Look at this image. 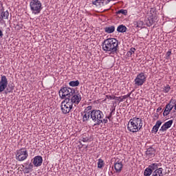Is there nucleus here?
<instances>
[{
    "label": "nucleus",
    "instance_id": "obj_22",
    "mask_svg": "<svg viewBox=\"0 0 176 176\" xmlns=\"http://www.w3.org/2000/svg\"><path fill=\"white\" fill-rule=\"evenodd\" d=\"M92 5H95L96 8H101L104 6V0H95L92 1Z\"/></svg>",
    "mask_w": 176,
    "mask_h": 176
},
{
    "label": "nucleus",
    "instance_id": "obj_33",
    "mask_svg": "<svg viewBox=\"0 0 176 176\" xmlns=\"http://www.w3.org/2000/svg\"><path fill=\"white\" fill-rule=\"evenodd\" d=\"M159 119V113H154L153 115V120H157Z\"/></svg>",
    "mask_w": 176,
    "mask_h": 176
},
{
    "label": "nucleus",
    "instance_id": "obj_15",
    "mask_svg": "<svg viewBox=\"0 0 176 176\" xmlns=\"http://www.w3.org/2000/svg\"><path fill=\"white\" fill-rule=\"evenodd\" d=\"M162 120H157L155 123V125L153 126L151 132L153 134H156L157 131H159V129H160V126H162Z\"/></svg>",
    "mask_w": 176,
    "mask_h": 176
},
{
    "label": "nucleus",
    "instance_id": "obj_9",
    "mask_svg": "<svg viewBox=\"0 0 176 176\" xmlns=\"http://www.w3.org/2000/svg\"><path fill=\"white\" fill-rule=\"evenodd\" d=\"M8 85H9L8 77L5 75H1L0 78V94L8 89Z\"/></svg>",
    "mask_w": 176,
    "mask_h": 176
},
{
    "label": "nucleus",
    "instance_id": "obj_18",
    "mask_svg": "<svg viewBox=\"0 0 176 176\" xmlns=\"http://www.w3.org/2000/svg\"><path fill=\"white\" fill-rule=\"evenodd\" d=\"M80 140L82 142H91V138L89 135V133H85L82 135Z\"/></svg>",
    "mask_w": 176,
    "mask_h": 176
},
{
    "label": "nucleus",
    "instance_id": "obj_6",
    "mask_svg": "<svg viewBox=\"0 0 176 176\" xmlns=\"http://www.w3.org/2000/svg\"><path fill=\"white\" fill-rule=\"evenodd\" d=\"M74 108V104L72 102L69 101V99H66L61 102L60 109L62 113L64 115H67V113H69L72 111Z\"/></svg>",
    "mask_w": 176,
    "mask_h": 176
},
{
    "label": "nucleus",
    "instance_id": "obj_42",
    "mask_svg": "<svg viewBox=\"0 0 176 176\" xmlns=\"http://www.w3.org/2000/svg\"><path fill=\"white\" fill-rule=\"evenodd\" d=\"M0 36H3V33L2 32V30H0Z\"/></svg>",
    "mask_w": 176,
    "mask_h": 176
},
{
    "label": "nucleus",
    "instance_id": "obj_25",
    "mask_svg": "<svg viewBox=\"0 0 176 176\" xmlns=\"http://www.w3.org/2000/svg\"><path fill=\"white\" fill-rule=\"evenodd\" d=\"M118 32H126L127 31V28L123 25H120L117 28Z\"/></svg>",
    "mask_w": 176,
    "mask_h": 176
},
{
    "label": "nucleus",
    "instance_id": "obj_4",
    "mask_svg": "<svg viewBox=\"0 0 176 176\" xmlns=\"http://www.w3.org/2000/svg\"><path fill=\"white\" fill-rule=\"evenodd\" d=\"M75 93V89H72L70 87H64L59 90V96L61 100H69L74 94Z\"/></svg>",
    "mask_w": 176,
    "mask_h": 176
},
{
    "label": "nucleus",
    "instance_id": "obj_3",
    "mask_svg": "<svg viewBox=\"0 0 176 176\" xmlns=\"http://www.w3.org/2000/svg\"><path fill=\"white\" fill-rule=\"evenodd\" d=\"M142 119L135 117L129 121L127 129L131 133H138L142 129Z\"/></svg>",
    "mask_w": 176,
    "mask_h": 176
},
{
    "label": "nucleus",
    "instance_id": "obj_37",
    "mask_svg": "<svg viewBox=\"0 0 176 176\" xmlns=\"http://www.w3.org/2000/svg\"><path fill=\"white\" fill-rule=\"evenodd\" d=\"M170 56H171V51L169 50L166 52V58H168Z\"/></svg>",
    "mask_w": 176,
    "mask_h": 176
},
{
    "label": "nucleus",
    "instance_id": "obj_12",
    "mask_svg": "<svg viewBox=\"0 0 176 176\" xmlns=\"http://www.w3.org/2000/svg\"><path fill=\"white\" fill-rule=\"evenodd\" d=\"M114 168L116 173H122V170H123V162L119 160H116L114 163Z\"/></svg>",
    "mask_w": 176,
    "mask_h": 176
},
{
    "label": "nucleus",
    "instance_id": "obj_16",
    "mask_svg": "<svg viewBox=\"0 0 176 176\" xmlns=\"http://www.w3.org/2000/svg\"><path fill=\"white\" fill-rule=\"evenodd\" d=\"M156 153V150L152 147H149L146 151V155L148 157H155V155Z\"/></svg>",
    "mask_w": 176,
    "mask_h": 176
},
{
    "label": "nucleus",
    "instance_id": "obj_44",
    "mask_svg": "<svg viewBox=\"0 0 176 176\" xmlns=\"http://www.w3.org/2000/svg\"><path fill=\"white\" fill-rule=\"evenodd\" d=\"M123 101H124V99H123V96H122V98H121V99L120 100V102H123Z\"/></svg>",
    "mask_w": 176,
    "mask_h": 176
},
{
    "label": "nucleus",
    "instance_id": "obj_26",
    "mask_svg": "<svg viewBox=\"0 0 176 176\" xmlns=\"http://www.w3.org/2000/svg\"><path fill=\"white\" fill-rule=\"evenodd\" d=\"M105 166V162H104V160L101 158L98 160V168H102Z\"/></svg>",
    "mask_w": 176,
    "mask_h": 176
},
{
    "label": "nucleus",
    "instance_id": "obj_46",
    "mask_svg": "<svg viewBox=\"0 0 176 176\" xmlns=\"http://www.w3.org/2000/svg\"><path fill=\"white\" fill-rule=\"evenodd\" d=\"M171 101H173V99H171V100L170 101V104Z\"/></svg>",
    "mask_w": 176,
    "mask_h": 176
},
{
    "label": "nucleus",
    "instance_id": "obj_14",
    "mask_svg": "<svg viewBox=\"0 0 176 176\" xmlns=\"http://www.w3.org/2000/svg\"><path fill=\"white\" fill-rule=\"evenodd\" d=\"M173 108H174V106L173 104H171L170 103L167 104L163 113L164 116H168V115H170V112L173 111Z\"/></svg>",
    "mask_w": 176,
    "mask_h": 176
},
{
    "label": "nucleus",
    "instance_id": "obj_17",
    "mask_svg": "<svg viewBox=\"0 0 176 176\" xmlns=\"http://www.w3.org/2000/svg\"><path fill=\"white\" fill-rule=\"evenodd\" d=\"M9 19V12L3 11L0 14V23H3V20H8Z\"/></svg>",
    "mask_w": 176,
    "mask_h": 176
},
{
    "label": "nucleus",
    "instance_id": "obj_36",
    "mask_svg": "<svg viewBox=\"0 0 176 176\" xmlns=\"http://www.w3.org/2000/svg\"><path fill=\"white\" fill-rule=\"evenodd\" d=\"M130 96H131V92L125 95V96H123V99L126 100V98H129V97H130Z\"/></svg>",
    "mask_w": 176,
    "mask_h": 176
},
{
    "label": "nucleus",
    "instance_id": "obj_2",
    "mask_svg": "<svg viewBox=\"0 0 176 176\" xmlns=\"http://www.w3.org/2000/svg\"><path fill=\"white\" fill-rule=\"evenodd\" d=\"M119 46V42L116 38H107L102 43V50L104 53L108 54H115L118 52V47Z\"/></svg>",
    "mask_w": 176,
    "mask_h": 176
},
{
    "label": "nucleus",
    "instance_id": "obj_5",
    "mask_svg": "<svg viewBox=\"0 0 176 176\" xmlns=\"http://www.w3.org/2000/svg\"><path fill=\"white\" fill-rule=\"evenodd\" d=\"M30 7L33 14H39L43 9L42 3L39 0H31Z\"/></svg>",
    "mask_w": 176,
    "mask_h": 176
},
{
    "label": "nucleus",
    "instance_id": "obj_41",
    "mask_svg": "<svg viewBox=\"0 0 176 176\" xmlns=\"http://www.w3.org/2000/svg\"><path fill=\"white\" fill-rule=\"evenodd\" d=\"M160 111H162V107H158L157 109V112H160Z\"/></svg>",
    "mask_w": 176,
    "mask_h": 176
},
{
    "label": "nucleus",
    "instance_id": "obj_31",
    "mask_svg": "<svg viewBox=\"0 0 176 176\" xmlns=\"http://www.w3.org/2000/svg\"><path fill=\"white\" fill-rule=\"evenodd\" d=\"M135 53V48L134 47H131L129 51L127 52V56H129V57H131L132 54H134Z\"/></svg>",
    "mask_w": 176,
    "mask_h": 176
},
{
    "label": "nucleus",
    "instance_id": "obj_32",
    "mask_svg": "<svg viewBox=\"0 0 176 176\" xmlns=\"http://www.w3.org/2000/svg\"><path fill=\"white\" fill-rule=\"evenodd\" d=\"M171 90V87L170 85H167L166 86L164 87L163 89V93H168Z\"/></svg>",
    "mask_w": 176,
    "mask_h": 176
},
{
    "label": "nucleus",
    "instance_id": "obj_24",
    "mask_svg": "<svg viewBox=\"0 0 176 176\" xmlns=\"http://www.w3.org/2000/svg\"><path fill=\"white\" fill-rule=\"evenodd\" d=\"M159 166H160V164L153 163V164H150L148 166V167L150 168V169L153 173V171H156V170L159 169Z\"/></svg>",
    "mask_w": 176,
    "mask_h": 176
},
{
    "label": "nucleus",
    "instance_id": "obj_43",
    "mask_svg": "<svg viewBox=\"0 0 176 176\" xmlns=\"http://www.w3.org/2000/svg\"><path fill=\"white\" fill-rule=\"evenodd\" d=\"M106 118H107V119H111L112 118V116H111V114H109V116H107Z\"/></svg>",
    "mask_w": 176,
    "mask_h": 176
},
{
    "label": "nucleus",
    "instance_id": "obj_19",
    "mask_svg": "<svg viewBox=\"0 0 176 176\" xmlns=\"http://www.w3.org/2000/svg\"><path fill=\"white\" fill-rule=\"evenodd\" d=\"M23 171H24L25 174H30V173H31V171H32V168H34V165H32V164H30L29 165H28L26 166L23 165Z\"/></svg>",
    "mask_w": 176,
    "mask_h": 176
},
{
    "label": "nucleus",
    "instance_id": "obj_39",
    "mask_svg": "<svg viewBox=\"0 0 176 176\" xmlns=\"http://www.w3.org/2000/svg\"><path fill=\"white\" fill-rule=\"evenodd\" d=\"M104 1V3H105V5H108V3H109V2H111V0H103Z\"/></svg>",
    "mask_w": 176,
    "mask_h": 176
},
{
    "label": "nucleus",
    "instance_id": "obj_1",
    "mask_svg": "<svg viewBox=\"0 0 176 176\" xmlns=\"http://www.w3.org/2000/svg\"><path fill=\"white\" fill-rule=\"evenodd\" d=\"M92 109L93 107L88 106L84 110L82 113V122H89L91 119L96 123L95 126H100L102 123V119H104V113L98 109L91 110Z\"/></svg>",
    "mask_w": 176,
    "mask_h": 176
},
{
    "label": "nucleus",
    "instance_id": "obj_27",
    "mask_svg": "<svg viewBox=\"0 0 176 176\" xmlns=\"http://www.w3.org/2000/svg\"><path fill=\"white\" fill-rule=\"evenodd\" d=\"M152 174H153V172L151 170V168L149 167L146 168L144 170V176H151V175H152Z\"/></svg>",
    "mask_w": 176,
    "mask_h": 176
},
{
    "label": "nucleus",
    "instance_id": "obj_8",
    "mask_svg": "<svg viewBox=\"0 0 176 176\" xmlns=\"http://www.w3.org/2000/svg\"><path fill=\"white\" fill-rule=\"evenodd\" d=\"M134 82L136 86H142L146 82V75H145V73L141 72L138 74Z\"/></svg>",
    "mask_w": 176,
    "mask_h": 176
},
{
    "label": "nucleus",
    "instance_id": "obj_7",
    "mask_svg": "<svg viewBox=\"0 0 176 176\" xmlns=\"http://www.w3.org/2000/svg\"><path fill=\"white\" fill-rule=\"evenodd\" d=\"M28 157V151L25 148H20L16 151V159L19 162H24Z\"/></svg>",
    "mask_w": 176,
    "mask_h": 176
},
{
    "label": "nucleus",
    "instance_id": "obj_10",
    "mask_svg": "<svg viewBox=\"0 0 176 176\" xmlns=\"http://www.w3.org/2000/svg\"><path fill=\"white\" fill-rule=\"evenodd\" d=\"M82 100V96H80V94L75 92L73 94V96H72L71 99H69L70 102L74 105V104H79L80 101Z\"/></svg>",
    "mask_w": 176,
    "mask_h": 176
},
{
    "label": "nucleus",
    "instance_id": "obj_23",
    "mask_svg": "<svg viewBox=\"0 0 176 176\" xmlns=\"http://www.w3.org/2000/svg\"><path fill=\"white\" fill-rule=\"evenodd\" d=\"M104 32H107V34H112L115 32V26L110 25L104 28Z\"/></svg>",
    "mask_w": 176,
    "mask_h": 176
},
{
    "label": "nucleus",
    "instance_id": "obj_29",
    "mask_svg": "<svg viewBox=\"0 0 176 176\" xmlns=\"http://www.w3.org/2000/svg\"><path fill=\"white\" fill-rule=\"evenodd\" d=\"M79 80H73V81H70L69 82V86H71L72 87H77V86H79Z\"/></svg>",
    "mask_w": 176,
    "mask_h": 176
},
{
    "label": "nucleus",
    "instance_id": "obj_45",
    "mask_svg": "<svg viewBox=\"0 0 176 176\" xmlns=\"http://www.w3.org/2000/svg\"><path fill=\"white\" fill-rule=\"evenodd\" d=\"M80 144L83 146V144H82V142H80Z\"/></svg>",
    "mask_w": 176,
    "mask_h": 176
},
{
    "label": "nucleus",
    "instance_id": "obj_35",
    "mask_svg": "<svg viewBox=\"0 0 176 176\" xmlns=\"http://www.w3.org/2000/svg\"><path fill=\"white\" fill-rule=\"evenodd\" d=\"M102 123H104V124H107L108 123V118L105 117V118L102 119Z\"/></svg>",
    "mask_w": 176,
    "mask_h": 176
},
{
    "label": "nucleus",
    "instance_id": "obj_40",
    "mask_svg": "<svg viewBox=\"0 0 176 176\" xmlns=\"http://www.w3.org/2000/svg\"><path fill=\"white\" fill-rule=\"evenodd\" d=\"M3 8V7L2 2L0 1V12H1V10H2Z\"/></svg>",
    "mask_w": 176,
    "mask_h": 176
},
{
    "label": "nucleus",
    "instance_id": "obj_20",
    "mask_svg": "<svg viewBox=\"0 0 176 176\" xmlns=\"http://www.w3.org/2000/svg\"><path fill=\"white\" fill-rule=\"evenodd\" d=\"M157 20V18L156 16H151L148 18L146 25H148V27H151V25H153L154 23H156Z\"/></svg>",
    "mask_w": 176,
    "mask_h": 176
},
{
    "label": "nucleus",
    "instance_id": "obj_38",
    "mask_svg": "<svg viewBox=\"0 0 176 176\" xmlns=\"http://www.w3.org/2000/svg\"><path fill=\"white\" fill-rule=\"evenodd\" d=\"M110 116L115 115V109H111V111L109 113Z\"/></svg>",
    "mask_w": 176,
    "mask_h": 176
},
{
    "label": "nucleus",
    "instance_id": "obj_28",
    "mask_svg": "<svg viewBox=\"0 0 176 176\" xmlns=\"http://www.w3.org/2000/svg\"><path fill=\"white\" fill-rule=\"evenodd\" d=\"M134 25L137 27V28H142L144 25V21H137L134 22Z\"/></svg>",
    "mask_w": 176,
    "mask_h": 176
},
{
    "label": "nucleus",
    "instance_id": "obj_21",
    "mask_svg": "<svg viewBox=\"0 0 176 176\" xmlns=\"http://www.w3.org/2000/svg\"><path fill=\"white\" fill-rule=\"evenodd\" d=\"M152 176H164L163 174V168H159L153 172Z\"/></svg>",
    "mask_w": 176,
    "mask_h": 176
},
{
    "label": "nucleus",
    "instance_id": "obj_34",
    "mask_svg": "<svg viewBox=\"0 0 176 176\" xmlns=\"http://www.w3.org/2000/svg\"><path fill=\"white\" fill-rule=\"evenodd\" d=\"M106 97L107 98H108V100H115V98H116L115 96H111V95H107Z\"/></svg>",
    "mask_w": 176,
    "mask_h": 176
},
{
    "label": "nucleus",
    "instance_id": "obj_47",
    "mask_svg": "<svg viewBox=\"0 0 176 176\" xmlns=\"http://www.w3.org/2000/svg\"><path fill=\"white\" fill-rule=\"evenodd\" d=\"M118 98H120V97H118Z\"/></svg>",
    "mask_w": 176,
    "mask_h": 176
},
{
    "label": "nucleus",
    "instance_id": "obj_30",
    "mask_svg": "<svg viewBox=\"0 0 176 176\" xmlns=\"http://www.w3.org/2000/svg\"><path fill=\"white\" fill-rule=\"evenodd\" d=\"M116 14H124V16H127V10L121 9L116 12Z\"/></svg>",
    "mask_w": 176,
    "mask_h": 176
},
{
    "label": "nucleus",
    "instance_id": "obj_11",
    "mask_svg": "<svg viewBox=\"0 0 176 176\" xmlns=\"http://www.w3.org/2000/svg\"><path fill=\"white\" fill-rule=\"evenodd\" d=\"M173 123H174V120H170L165 122L160 129V131H162V133L166 132V130H168V129L173 126Z\"/></svg>",
    "mask_w": 176,
    "mask_h": 176
},
{
    "label": "nucleus",
    "instance_id": "obj_13",
    "mask_svg": "<svg viewBox=\"0 0 176 176\" xmlns=\"http://www.w3.org/2000/svg\"><path fill=\"white\" fill-rule=\"evenodd\" d=\"M43 162V159L41 155H38L34 157L33 160V164L35 166V167H39L42 166V163Z\"/></svg>",
    "mask_w": 176,
    "mask_h": 176
}]
</instances>
